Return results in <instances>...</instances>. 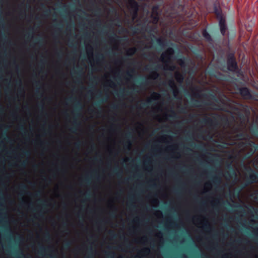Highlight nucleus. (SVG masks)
I'll list each match as a JSON object with an SVG mask.
<instances>
[{"label": "nucleus", "instance_id": "obj_60", "mask_svg": "<svg viewBox=\"0 0 258 258\" xmlns=\"http://www.w3.org/2000/svg\"><path fill=\"white\" fill-rule=\"evenodd\" d=\"M40 203L43 207H45L46 206L45 204V202L40 200Z\"/></svg>", "mask_w": 258, "mask_h": 258}, {"label": "nucleus", "instance_id": "obj_61", "mask_svg": "<svg viewBox=\"0 0 258 258\" xmlns=\"http://www.w3.org/2000/svg\"><path fill=\"white\" fill-rule=\"evenodd\" d=\"M158 42L160 45H163V41L161 39H159Z\"/></svg>", "mask_w": 258, "mask_h": 258}, {"label": "nucleus", "instance_id": "obj_9", "mask_svg": "<svg viewBox=\"0 0 258 258\" xmlns=\"http://www.w3.org/2000/svg\"><path fill=\"white\" fill-rule=\"evenodd\" d=\"M190 105L192 107H199L202 106H210L212 105L213 103L211 102L208 101H201L199 100L191 99L189 102Z\"/></svg>", "mask_w": 258, "mask_h": 258}, {"label": "nucleus", "instance_id": "obj_34", "mask_svg": "<svg viewBox=\"0 0 258 258\" xmlns=\"http://www.w3.org/2000/svg\"><path fill=\"white\" fill-rule=\"evenodd\" d=\"M171 114L169 115V117L172 118H175L177 117L176 114L173 110H171Z\"/></svg>", "mask_w": 258, "mask_h": 258}, {"label": "nucleus", "instance_id": "obj_45", "mask_svg": "<svg viewBox=\"0 0 258 258\" xmlns=\"http://www.w3.org/2000/svg\"><path fill=\"white\" fill-rule=\"evenodd\" d=\"M202 34H203L204 37L206 39L211 38L210 33H202Z\"/></svg>", "mask_w": 258, "mask_h": 258}, {"label": "nucleus", "instance_id": "obj_56", "mask_svg": "<svg viewBox=\"0 0 258 258\" xmlns=\"http://www.w3.org/2000/svg\"><path fill=\"white\" fill-rule=\"evenodd\" d=\"M4 135L5 136V140L6 141H8L10 140V138L7 135L6 133H5Z\"/></svg>", "mask_w": 258, "mask_h": 258}, {"label": "nucleus", "instance_id": "obj_57", "mask_svg": "<svg viewBox=\"0 0 258 258\" xmlns=\"http://www.w3.org/2000/svg\"><path fill=\"white\" fill-rule=\"evenodd\" d=\"M39 108H40V110H41L42 111L44 109V105L43 104H41L39 105Z\"/></svg>", "mask_w": 258, "mask_h": 258}, {"label": "nucleus", "instance_id": "obj_5", "mask_svg": "<svg viewBox=\"0 0 258 258\" xmlns=\"http://www.w3.org/2000/svg\"><path fill=\"white\" fill-rule=\"evenodd\" d=\"M195 90L196 91L193 93V95L196 98H200L202 96L207 100L211 99L216 102L218 101L216 95L213 92H209L207 93H204L201 95L200 93L201 92V90L200 89L196 87L195 88Z\"/></svg>", "mask_w": 258, "mask_h": 258}, {"label": "nucleus", "instance_id": "obj_63", "mask_svg": "<svg viewBox=\"0 0 258 258\" xmlns=\"http://www.w3.org/2000/svg\"><path fill=\"white\" fill-rule=\"evenodd\" d=\"M17 84L19 85H21V84H22L21 80H19L18 81H17Z\"/></svg>", "mask_w": 258, "mask_h": 258}, {"label": "nucleus", "instance_id": "obj_27", "mask_svg": "<svg viewBox=\"0 0 258 258\" xmlns=\"http://www.w3.org/2000/svg\"><path fill=\"white\" fill-rule=\"evenodd\" d=\"M185 57H183V58L179 59L178 60L179 63L181 67H183L185 66Z\"/></svg>", "mask_w": 258, "mask_h": 258}, {"label": "nucleus", "instance_id": "obj_48", "mask_svg": "<svg viewBox=\"0 0 258 258\" xmlns=\"http://www.w3.org/2000/svg\"><path fill=\"white\" fill-rule=\"evenodd\" d=\"M81 142H77L75 144V147L77 148V149H79L80 148V147L81 146Z\"/></svg>", "mask_w": 258, "mask_h": 258}, {"label": "nucleus", "instance_id": "obj_36", "mask_svg": "<svg viewBox=\"0 0 258 258\" xmlns=\"http://www.w3.org/2000/svg\"><path fill=\"white\" fill-rule=\"evenodd\" d=\"M176 257L175 255L172 254L168 256L167 258H175ZM179 258H186V256L184 255H181L179 256Z\"/></svg>", "mask_w": 258, "mask_h": 258}, {"label": "nucleus", "instance_id": "obj_52", "mask_svg": "<svg viewBox=\"0 0 258 258\" xmlns=\"http://www.w3.org/2000/svg\"><path fill=\"white\" fill-rule=\"evenodd\" d=\"M20 256L17 257V258H24V257H25V254L22 251H21L20 252Z\"/></svg>", "mask_w": 258, "mask_h": 258}, {"label": "nucleus", "instance_id": "obj_3", "mask_svg": "<svg viewBox=\"0 0 258 258\" xmlns=\"http://www.w3.org/2000/svg\"><path fill=\"white\" fill-rule=\"evenodd\" d=\"M226 64L227 69L229 71L236 73L238 75L241 74V70L238 67L234 53H231L228 54Z\"/></svg>", "mask_w": 258, "mask_h": 258}, {"label": "nucleus", "instance_id": "obj_20", "mask_svg": "<svg viewBox=\"0 0 258 258\" xmlns=\"http://www.w3.org/2000/svg\"><path fill=\"white\" fill-rule=\"evenodd\" d=\"M0 227L3 228L5 229V236L6 237H10L11 236V232L9 227L7 225H0Z\"/></svg>", "mask_w": 258, "mask_h": 258}, {"label": "nucleus", "instance_id": "obj_24", "mask_svg": "<svg viewBox=\"0 0 258 258\" xmlns=\"http://www.w3.org/2000/svg\"><path fill=\"white\" fill-rule=\"evenodd\" d=\"M160 68V66L159 65H157L156 66H150L149 68L147 67H146V70L148 71H157Z\"/></svg>", "mask_w": 258, "mask_h": 258}, {"label": "nucleus", "instance_id": "obj_21", "mask_svg": "<svg viewBox=\"0 0 258 258\" xmlns=\"http://www.w3.org/2000/svg\"><path fill=\"white\" fill-rule=\"evenodd\" d=\"M245 141L246 142V147L249 146L250 147H254L258 146V144H256L254 142L250 139L249 137Z\"/></svg>", "mask_w": 258, "mask_h": 258}, {"label": "nucleus", "instance_id": "obj_13", "mask_svg": "<svg viewBox=\"0 0 258 258\" xmlns=\"http://www.w3.org/2000/svg\"><path fill=\"white\" fill-rule=\"evenodd\" d=\"M219 26L221 32H226L227 27L226 24V21L222 17L220 18L219 20Z\"/></svg>", "mask_w": 258, "mask_h": 258}, {"label": "nucleus", "instance_id": "obj_55", "mask_svg": "<svg viewBox=\"0 0 258 258\" xmlns=\"http://www.w3.org/2000/svg\"><path fill=\"white\" fill-rule=\"evenodd\" d=\"M41 195V192L40 191H38L35 194V196L38 197H40Z\"/></svg>", "mask_w": 258, "mask_h": 258}, {"label": "nucleus", "instance_id": "obj_12", "mask_svg": "<svg viewBox=\"0 0 258 258\" xmlns=\"http://www.w3.org/2000/svg\"><path fill=\"white\" fill-rule=\"evenodd\" d=\"M137 82L139 84L137 88L141 89H145V87H146L149 83L148 80L146 78H142L141 79L139 80Z\"/></svg>", "mask_w": 258, "mask_h": 258}, {"label": "nucleus", "instance_id": "obj_32", "mask_svg": "<svg viewBox=\"0 0 258 258\" xmlns=\"http://www.w3.org/2000/svg\"><path fill=\"white\" fill-rule=\"evenodd\" d=\"M72 244V242L70 241H68L66 242L64 244V247L66 249H68L70 247Z\"/></svg>", "mask_w": 258, "mask_h": 258}, {"label": "nucleus", "instance_id": "obj_64", "mask_svg": "<svg viewBox=\"0 0 258 258\" xmlns=\"http://www.w3.org/2000/svg\"><path fill=\"white\" fill-rule=\"evenodd\" d=\"M228 255L227 254H225L223 255V258H228Z\"/></svg>", "mask_w": 258, "mask_h": 258}, {"label": "nucleus", "instance_id": "obj_31", "mask_svg": "<svg viewBox=\"0 0 258 258\" xmlns=\"http://www.w3.org/2000/svg\"><path fill=\"white\" fill-rule=\"evenodd\" d=\"M203 228L206 230H209L210 229V224L207 222L205 223L203 226Z\"/></svg>", "mask_w": 258, "mask_h": 258}, {"label": "nucleus", "instance_id": "obj_7", "mask_svg": "<svg viewBox=\"0 0 258 258\" xmlns=\"http://www.w3.org/2000/svg\"><path fill=\"white\" fill-rule=\"evenodd\" d=\"M220 116L217 114H214L212 118L206 116L201 120V122L203 124L208 125L210 127H216L218 125V117Z\"/></svg>", "mask_w": 258, "mask_h": 258}, {"label": "nucleus", "instance_id": "obj_23", "mask_svg": "<svg viewBox=\"0 0 258 258\" xmlns=\"http://www.w3.org/2000/svg\"><path fill=\"white\" fill-rule=\"evenodd\" d=\"M48 251H50V249L49 247L46 248L44 246H41L39 247V253L41 254H42L45 252Z\"/></svg>", "mask_w": 258, "mask_h": 258}, {"label": "nucleus", "instance_id": "obj_37", "mask_svg": "<svg viewBox=\"0 0 258 258\" xmlns=\"http://www.w3.org/2000/svg\"><path fill=\"white\" fill-rule=\"evenodd\" d=\"M131 142L129 140H127L125 143V145H124V146L127 148V149H130V148L131 146Z\"/></svg>", "mask_w": 258, "mask_h": 258}, {"label": "nucleus", "instance_id": "obj_4", "mask_svg": "<svg viewBox=\"0 0 258 258\" xmlns=\"http://www.w3.org/2000/svg\"><path fill=\"white\" fill-rule=\"evenodd\" d=\"M127 8L129 11L133 23L137 18L139 5L135 0H127Z\"/></svg>", "mask_w": 258, "mask_h": 258}, {"label": "nucleus", "instance_id": "obj_11", "mask_svg": "<svg viewBox=\"0 0 258 258\" xmlns=\"http://www.w3.org/2000/svg\"><path fill=\"white\" fill-rule=\"evenodd\" d=\"M174 53V50L172 47H169L167 49L166 51L162 54L161 58L162 60L163 61L165 58L170 60L172 56Z\"/></svg>", "mask_w": 258, "mask_h": 258}, {"label": "nucleus", "instance_id": "obj_47", "mask_svg": "<svg viewBox=\"0 0 258 258\" xmlns=\"http://www.w3.org/2000/svg\"><path fill=\"white\" fill-rule=\"evenodd\" d=\"M22 154L25 156H29L30 154V153L29 151H23Z\"/></svg>", "mask_w": 258, "mask_h": 258}, {"label": "nucleus", "instance_id": "obj_38", "mask_svg": "<svg viewBox=\"0 0 258 258\" xmlns=\"http://www.w3.org/2000/svg\"><path fill=\"white\" fill-rule=\"evenodd\" d=\"M136 49L135 48H132L128 49V52L130 53L129 54L132 55H133L135 52Z\"/></svg>", "mask_w": 258, "mask_h": 258}, {"label": "nucleus", "instance_id": "obj_59", "mask_svg": "<svg viewBox=\"0 0 258 258\" xmlns=\"http://www.w3.org/2000/svg\"><path fill=\"white\" fill-rule=\"evenodd\" d=\"M215 13L216 14L219 16V15H221V11L220 10H215Z\"/></svg>", "mask_w": 258, "mask_h": 258}, {"label": "nucleus", "instance_id": "obj_54", "mask_svg": "<svg viewBox=\"0 0 258 258\" xmlns=\"http://www.w3.org/2000/svg\"><path fill=\"white\" fill-rule=\"evenodd\" d=\"M27 164V162L26 161H23L21 162V165L22 167H25Z\"/></svg>", "mask_w": 258, "mask_h": 258}, {"label": "nucleus", "instance_id": "obj_51", "mask_svg": "<svg viewBox=\"0 0 258 258\" xmlns=\"http://www.w3.org/2000/svg\"><path fill=\"white\" fill-rule=\"evenodd\" d=\"M19 129L21 131H22V132H24V133H26L25 132V127L24 126V125H20V127H19Z\"/></svg>", "mask_w": 258, "mask_h": 258}, {"label": "nucleus", "instance_id": "obj_58", "mask_svg": "<svg viewBox=\"0 0 258 258\" xmlns=\"http://www.w3.org/2000/svg\"><path fill=\"white\" fill-rule=\"evenodd\" d=\"M40 82L39 81H35V82H34V85L36 86H39L40 85Z\"/></svg>", "mask_w": 258, "mask_h": 258}, {"label": "nucleus", "instance_id": "obj_22", "mask_svg": "<svg viewBox=\"0 0 258 258\" xmlns=\"http://www.w3.org/2000/svg\"><path fill=\"white\" fill-rule=\"evenodd\" d=\"M212 181L214 184L215 185H218L221 181V179L220 176H214L212 178Z\"/></svg>", "mask_w": 258, "mask_h": 258}, {"label": "nucleus", "instance_id": "obj_15", "mask_svg": "<svg viewBox=\"0 0 258 258\" xmlns=\"http://www.w3.org/2000/svg\"><path fill=\"white\" fill-rule=\"evenodd\" d=\"M257 150H258V146L254 147H251V148L249 149V151L246 154L245 157L247 158L251 157L255 153Z\"/></svg>", "mask_w": 258, "mask_h": 258}, {"label": "nucleus", "instance_id": "obj_62", "mask_svg": "<svg viewBox=\"0 0 258 258\" xmlns=\"http://www.w3.org/2000/svg\"><path fill=\"white\" fill-rule=\"evenodd\" d=\"M235 207L238 209H242V207L240 205H237L235 206Z\"/></svg>", "mask_w": 258, "mask_h": 258}, {"label": "nucleus", "instance_id": "obj_30", "mask_svg": "<svg viewBox=\"0 0 258 258\" xmlns=\"http://www.w3.org/2000/svg\"><path fill=\"white\" fill-rule=\"evenodd\" d=\"M169 85L171 88L173 89L176 88L175 84L173 80H171L169 81Z\"/></svg>", "mask_w": 258, "mask_h": 258}, {"label": "nucleus", "instance_id": "obj_10", "mask_svg": "<svg viewBox=\"0 0 258 258\" xmlns=\"http://www.w3.org/2000/svg\"><path fill=\"white\" fill-rule=\"evenodd\" d=\"M160 95L158 93L154 92L152 95V99H148L146 102H142L141 105V108H144L147 107L149 104H151L152 102V99L158 100L160 97Z\"/></svg>", "mask_w": 258, "mask_h": 258}, {"label": "nucleus", "instance_id": "obj_6", "mask_svg": "<svg viewBox=\"0 0 258 258\" xmlns=\"http://www.w3.org/2000/svg\"><path fill=\"white\" fill-rule=\"evenodd\" d=\"M159 8L158 6H154L152 9V13L150 16V19L149 20V23H152L154 25V28L151 30L150 32H156L154 29L156 28V25L157 24L159 21Z\"/></svg>", "mask_w": 258, "mask_h": 258}, {"label": "nucleus", "instance_id": "obj_1", "mask_svg": "<svg viewBox=\"0 0 258 258\" xmlns=\"http://www.w3.org/2000/svg\"><path fill=\"white\" fill-rule=\"evenodd\" d=\"M67 100L70 102H75L74 109L73 112V114L75 116L73 121V126L70 129L72 132L75 133L77 130L78 127L79 125V123H78L76 121V117H79L80 116V112L82 109V104L75 97H70L68 98Z\"/></svg>", "mask_w": 258, "mask_h": 258}, {"label": "nucleus", "instance_id": "obj_29", "mask_svg": "<svg viewBox=\"0 0 258 258\" xmlns=\"http://www.w3.org/2000/svg\"><path fill=\"white\" fill-rule=\"evenodd\" d=\"M118 168H115L113 170V173L115 174L118 177H121V173L118 171Z\"/></svg>", "mask_w": 258, "mask_h": 258}, {"label": "nucleus", "instance_id": "obj_18", "mask_svg": "<svg viewBox=\"0 0 258 258\" xmlns=\"http://www.w3.org/2000/svg\"><path fill=\"white\" fill-rule=\"evenodd\" d=\"M76 73L77 75V76L76 78V83H77L78 84L82 83L81 76L83 74L82 69H81L80 68H79Z\"/></svg>", "mask_w": 258, "mask_h": 258}, {"label": "nucleus", "instance_id": "obj_42", "mask_svg": "<svg viewBox=\"0 0 258 258\" xmlns=\"http://www.w3.org/2000/svg\"><path fill=\"white\" fill-rule=\"evenodd\" d=\"M106 255L110 258H114V253L112 252H108L106 253Z\"/></svg>", "mask_w": 258, "mask_h": 258}, {"label": "nucleus", "instance_id": "obj_41", "mask_svg": "<svg viewBox=\"0 0 258 258\" xmlns=\"http://www.w3.org/2000/svg\"><path fill=\"white\" fill-rule=\"evenodd\" d=\"M179 111L181 113H185L186 112V108L183 106H179Z\"/></svg>", "mask_w": 258, "mask_h": 258}, {"label": "nucleus", "instance_id": "obj_26", "mask_svg": "<svg viewBox=\"0 0 258 258\" xmlns=\"http://www.w3.org/2000/svg\"><path fill=\"white\" fill-rule=\"evenodd\" d=\"M88 250L89 254L87 258H93V251L92 247H88Z\"/></svg>", "mask_w": 258, "mask_h": 258}, {"label": "nucleus", "instance_id": "obj_16", "mask_svg": "<svg viewBox=\"0 0 258 258\" xmlns=\"http://www.w3.org/2000/svg\"><path fill=\"white\" fill-rule=\"evenodd\" d=\"M236 137L239 140H245L249 137V135L245 132H240L236 135Z\"/></svg>", "mask_w": 258, "mask_h": 258}, {"label": "nucleus", "instance_id": "obj_35", "mask_svg": "<svg viewBox=\"0 0 258 258\" xmlns=\"http://www.w3.org/2000/svg\"><path fill=\"white\" fill-rule=\"evenodd\" d=\"M247 208L249 209V211L250 213H252L253 212H256L257 211V210L252 206H250Z\"/></svg>", "mask_w": 258, "mask_h": 258}, {"label": "nucleus", "instance_id": "obj_43", "mask_svg": "<svg viewBox=\"0 0 258 258\" xmlns=\"http://www.w3.org/2000/svg\"><path fill=\"white\" fill-rule=\"evenodd\" d=\"M238 146L240 148H241H241L245 147H246V142H245H245H241L239 143Z\"/></svg>", "mask_w": 258, "mask_h": 258}, {"label": "nucleus", "instance_id": "obj_19", "mask_svg": "<svg viewBox=\"0 0 258 258\" xmlns=\"http://www.w3.org/2000/svg\"><path fill=\"white\" fill-rule=\"evenodd\" d=\"M176 80L180 84H182L184 80V76L179 72H176L175 74Z\"/></svg>", "mask_w": 258, "mask_h": 258}, {"label": "nucleus", "instance_id": "obj_39", "mask_svg": "<svg viewBox=\"0 0 258 258\" xmlns=\"http://www.w3.org/2000/svg\"><path fill=\"white\" fill-rule=\"evenodd\" d=\"M109 234L113 238H116L117 236V235L113 231L111 230L109 231Z\"/></svg>", "mask_w": 258, "mask_h": 258}, {"label": "nucleus", "instance_id": "obj_46", "mask_svg": "<svg viewBox=\"0 0 258 258\" xmlns=\"http://www.w3.org/2000/svg\"><path fill=\"white\" fill-rule=\"evenodd\" d=\"M44 236L46 238V239H50V235L49 234V233L48 232H47L45 235H44Z\"/></svg>", "mask_w": 258, "mask_h": 258}, {"label": "nucleus", "instance_id": "obj_8", "mask_svg": "<svg viewBox=\"0 0 258 258\" xmlns=\"http://www.w3.org/2000/svg\"><path fill=\"white\" fill-rule=\"evenodd\" d=\"M239 93L244 99H251L252 98V95L250 90L247 87H241L238 89Z\"/></svg>", "mask_w": 258, "mask_h": 258}, {"label": "nucleus", "instance_id": "obj_53", "mask_svg": "<svg viewBox=\"0 0 258 258\" xmlns=\"http://www.w3.org/2000/svg\"><path fill=\"white\" fill-rule=\"evenodd\" d=\"M111 108L114 110H116L118 108V106L117 104H113L111 106Z\"/></svg>", "mask_w": 258, "mask_h": 258}, {"label": "nucleus", "instance_id": "obj_2", "mask_svg": "<svg viewBox=\"0 0 258 258\" xmlns=\"http://www.w3.org/2000/svg\"><path fill=\"white\" fill-rule=\"evenodd\" d=\"M246 172L245 174L244 186L258 182V173L250 167L245 168Z\"/></svg>", "mask_w": 258, "mask_h": 258}, {"label": "nucleus", "instance_id": "obj_33", "mask_svg": "<svg viewBox=\"0 0 258 258\" xmlns=\"http://www.w3.org/2000/svg\"><path fill=\"white\" fill-rule=\"evenodd\" d=\"M251 133L253 134L258 136V128H252L251 129Z\"/></svg>", "mask_w": 258, "mask_h": 258}, {"label": "nucleus", "instance_id": "obj_50", "mask_svg": "<svg viewBox=\"0 0 258 258\" xmlns=\"http://www.w3.org/2000/svg\"><path fill=\"white\" fill-rule=\"evenodd\" d=\"M167 69L173 71L175 69V66L174 65H172V66L169 67V68H168Z\"/></svg>", "mask_w": 258, "mask_h": 258}, {"label": "nucleus", "instance_id": "obj_44", "mask_svg": "<svg viewBox=\"0 0 258 258\" xmlns=\"http://www.w3.org/2000/svg\"><path fill=\"white\" fill-rule=\"evenodd\" d=\"M124 91V90L122 89V90H120L118 93L116 94V95L119 97H122L124 96V94H123Z\"/></svg>", "mask_w": 258, "mask_h": 258}, {"label": "nucleus", "instance_id": "obj_14", "mask_svg": "<svg viewBox=\"0 0 258 258\" xmlns=\"http://www.w3.org/2000/svg\"><path fill=\"white\" fill-rule=\"evenodd\" d=\"M108 99V96L107 95H105L104 97H102L99 100H98L95 103V105L99 107V108H101L100 105L102 103H103L107 101Z\"/></svg>", "mask_w": 258, "mask_h": 258}, {"label": "nucleus", "instance_id": "obj_40", "mask_svg": "<svg viewBox=\"0 0 258 258\" xmlns=\"http://www.w3.org/2000/svg\"><path fill=\"white\" fill-rule=\"evenodd\" d=\"M141 252L143 253L148 254L150 252V249L148 248H146L142 250Z\"/></svg>", "mask_w": 258, "mask_h": 258}, {"label": "nucleus", "instance_id": "obj_25", "mask_svg": "<svg viewBox=\"0 0 258 258\" xmlns=\"http://www.w3.org/2000/svg\"><path fill=\"white\" fill-rule=\"evenodd\" d=\"M18 188L20 190L23 192L26 191L27 187L26 185L24 184H21L19 185Z\"/></svg>", "mask_w": 258, "mask_h": 258}, {"label": "nucleus", "instance_id": "obj_17", "mask_svg": "<svg viewBox=\"0 0 258 258\" xmlns=\"http://www.w3.org/2000/svg\"><path fill=\"white\" fill-rule=\"evenodd\" d=\"M228 168L230 169V172H227L226 173V176L228 177H231L233 176H236V174L235 170L233 169L231 164H229L228 166Z\"/></svg>", "mask_w": 258, "mask_h": 258}, {"label": "nucleus", "instance_id": "obj_49", "mask_svg": "<svg viewBox=\"0 0 258 258\" xmlns=\"http://www.w3.org/2000/svg\"><path fill=\"white\" fill-rule=\"evenodd\" d=\"M125 137L127 139H130L131 138V137H132V135L131 134V133L130 132H128V133H127L125 135Z\"/></svg>", "mask_w": 258, "mask_h": 258}, {"label": "nucleus", "instance_id": "obj_28", "mask_svg": "<svg viewBox=\"0 0 258 258\" xmlns=\"http://www.w3.org/2000/svg\"><path fill=\"white\" fill-rule=\"evenodd\" d=\"M159 77V74L157 72H154L150 76V78L153 79H156Z\"/></svg>", "mask_w": 258, "mask_h": 258}]
</instances>
